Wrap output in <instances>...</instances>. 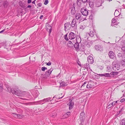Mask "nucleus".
Segmentation results:
<instances>
[{
  "instance_id": "obj_1",
  "label": "nucleus",
  "mask_w": 125,
  "mask_h": 125,
  "mask_svg": "<svg viewBox=\"0 0 125 125\" xmlns=\"http://www.w3.org/2000/svg\"><path fill=\"white\" fill-rule=\"evenodd\" d=\"M7 88L8 91L9 92H11L13 94H14L18 96H21L24 95L23 94L24 93V92H21L19 89L17 90L14 89V88L10 89L9 87H7Z\"/></svg>"
},
{
  "instance_id": "obj_2",
  "label": "nucleus",
  "mask_w": 125,
  "mask_h": 125,
  "mask_svg": "<svg viewBox=\"0 0 125 125\" xmlns=\"http://www.w3.org/2000/svg\"><path fill=\"white\" fill-rule=\"evenodd\" d=\"M88 82H83V81L81 82L79 84V87L80 86V88H79V89L80 90H84L86 88L87 83Z\"/></svg>"
},
{
  "instance_id": "obj_3",
  "label": "nucleus",
  "mask_w": 125,
  "mask_h": 125,
  "mask_svg": "<svg viewBox=\"0 0 125 125\" xmlns=\"http://www.w3.org/2000/svg\"><path fill=\"white\" fill-rule=\"evenodd\" d=\"M79 66L81 67H83V68H84L87 69L88 71V72L92 71V70L90 68V67L89 65L87 63L85 64L84 65H81L79 63Z\"/></svg>"
},
{
  "instance_id": "obj_4",
  "label": "nucleus",
  "mask_w": 125,
  "mask_h": 125,
  "mask_svg": "<svg viewBox=\"0 0 125 125\" xmlns=\"http://www.w3.org/2000/svg\"><path fill=\"white\" fill-rule=\"evenodd\" d=\"M71 25L69 23H66L64 24V30L66 31L70 29Z\"/></svg>"
},
{
  "instance_id": "obj_5",
  "label": "nucleus",
  "mask_w": 125,
  "mask_h": 125,
  "mask_svg": "<svg viewBox=\"0 0 125 125\" xmlns=\"http://www.w3.org/2000/svg\"><path fill=\"white\" fill-rule=\"evenodd\" d=\"M73 102L71 99L69 100V102L68 103L67 105L69 106V108L70 110L72 109L74 105Z\"/></svg>"
},
{
  "instance_id": "obj_6",
  "label": "nucleus",
  "mask_w": 125,
  "mask_h": 125,
  "mask_svg": "<svg viewBox=\"0 0 125 125\" xmlns=\"http://www.w3.org/2000/svg\"><path fill=\"white\" fill-rule=\"evenodd\" d=\"M81 11L82 14L84 16H86L88 14V11L86 9L82 8L81 10Z\"/></svg>"
},
{
  "instance_id": "obj_7",
  "label": "nucleus",
  "mask_w": 125,
  "mask_h": 125,
  "mask_svg": "<svg viewBox=\"0 0 125 125\" xmlns=\"http://www.w3.org/2000/svg\"><path fill=\"white\" fill-rule=\"evenodd\" d=\"M46 30L49 31V34H50L52 30V27L48 23L46 24Z\"/></svg>"
},
{
  "instance_id": "obj_8",
  "label": "nucleus",
  "mask_w": 125,
  "mask_h": 125,
  "mask_svg": "<svg viewBox=\"0 0 125 125\" xmlns=\"http://www.w3.org/2000/svg\"><path fill=\"white\" fill-rule=\"evenodd\" d=\"M52 70V68H51L48 71H46L44 74L45 77H47L49 76Z\"/></svg>"
},
{
  "instance_id": "obj_9",
  "label": "nucleus",
  "mask_w": 125,
  "mask_h": 125,
  "mask_svg": "<svg viewBox=\"0 0 125 125\" xmlns=\"http://www.w3.org/2000/svg\"><path fill=\"white\" fill-rule=\"evenodd\" d=\"M84 115L85 113L84 112H82L80 114V118L81 121V124H82V122H83L84 121L85 117Z\"/></svg>"
},
{
  "instance_id": "obj_10",
  "label": "nucleus",
  "mask_w": 125,
  "mask_h": 125,
  "mask_svg": "<svg viewBox=\"0 0 125 125\" xmlns=\"http://www.w3.org/2000/svg\"><path fill=\"white\" fill-rule=\"evenodd\" d=\"M75 37V34L72 32H70L69 35V38L71 40L74 39Z\"/></svg>"
},
{
  "instance_id": "obj_11",
  "label": "nucleus",
  "mask_w": 125,
  "mask_h": 125,
  "mask_svg": "<svg viewBox=\"0 0 125 125\" xmlns=\"http://www.w3.org/2000/svg\"><path fill=\"white\" fill-rule=\"evenodd\" d=\"M108 55L110 58L113 59L115 58V54L112 51H110L108 52Z\"/></svg>"
},
{
  "instance_id": "obj_12",
  "label": "nucleus",
  "mask_w": 125,
  "mask_h": 125,
  "mask_svg": "<svg viewBox=\"0 0 125 125\" xmlns=\"http://www.w3.org/2000/svg\"><path fill=\"white\" fill-rule=\"evenodd\" d=\"M87 61L89 63L92 64L94 62V59L92 57L89 56L87 58Z\"/></svg>"
},
{
  "instance_id": "obj_13",
  "label": "nucleus",
  "mask_w": 125,
  "mask_h": 125,
  "mask_svg": "<svg viewBox=\"0 0 125 125\" xmlns=\"http://www.w3.org/2000/svg\"><path fill=\"white\" fill-rule=\"evenodd\" d=\"M120 65L118 64H116L114 65L113 66V68L114 70L116 71L119 70L120 68Z\"/></svg>"
},
{
  "instance_id": "obj_14",
  "label": "nucleus",
  "mask_w": 125,
  "mask_h": 125,
  "mask_svg": "<svg viewBox=\"0 0 125 125\" xmlns=\"http://www.w3.org/2000/svg\"><path fill=\"white\" fill-rule=\"evenodd\" d=\"M97 75L99 76L103 77L104 76L105 77H110V74L108 73H104V74H97Z\"/></svg>"
},
{
  "instance_id": "obj_15",
  "label": "nucleus",
  "mask_w": 125,
  "mask_h": 125,
  "mask_svg": "<svg viewBox=\"0 0 125 125\" xmlns=\"http://www.w3.org/2000/svg\"><path fill=\"white\" fill-rule=\"evenodd\" d=\"M77 26V24L76 20L74 19H73L72 21V27H74V26L76 27V28Z\"/></svg>"
},
{
  "instance_id": "obj_16",
  "label": "nucleus",
  "mask_w": 125,
  "mask_h": 125,
  "mask_svg": "<svg viewBox=\"0 0 125 125\" xmlns=\"http://www.w3.org/2000/svg\"><path fill=\"white\" fill-rule=\"evenodd\" d=\"M112 23L111 25L112 26L115 25H116L118 23L117 21H116V20L114 18H113L112 19Z\"/></svg>"
},
{
  "instance_id": "obj_17",
  "label": "nucleus",
  "mask_w": 125,
  "mask_h": 125,
  "mask_svg": "<svg viewBox=\"0 0 125 125\" xmlns=\"http://www.w3.org/2000/svg\"><path fill=\"white\" fill-rule=\"evenodd\" d=\"M95 48L97 51H103L102 48L100 46L96 45L95 46Z\"/></svg>"
},
{
  "instance_id": "obj_18",
  "label": "nucleus",
  "mask_w": 125,
  "mask_h": 125,
  "mask_svg": "<svg viewBox=\"0 0 125 125\" xmlns=\"http://www.w3.org/2000/svg\"><path fill=\"white\" fill-rule=\"evenodd\" d=\"M60 83V86L64 87L66 86L67 85V84L64 81H61Z\"/></svg>"
},
{
  "instance_id": "obj_19",
  "label": "nucleus",
  "mask_w": 125,
  "mask_h": 125,
  "mask_svg": "<svg viewBox=\"0 0 125 125\" xmlns=\"http://www.w3.org/2000/svg\"><path fill=\"white\" fill-rule=\"evenodd\" d=\"M43 100H41L39 101H37L36 102H35L34 104H42L44 103H42V102H43Z\"/></svg>"
},
{
  "instance_id": "obj_20",
  "label": "nucleus",
  "mask_w": 125,
  "mask_h": 125,
  "mask_svg": "<svg viewBox=\"0 0 125 125\" xmlns=\"http://www.w3.org/2000/svg\"><path fill=\"white\" fill-rule=\"evenodd\" d=\"M76 42L75 43L74 45V47L76 49V51L77 52L78 51V42L77 40L76 41Z\"/></svg>"
},
{
  "instance_id": "obj_21",
  "label": "nucleus",
  "mask_w": 125,
  "mask_h": 125,
  "mask_svg": "<svg viewBox=\"0 0 125 125\" xmlns=\"http://www.w3.org/2000/svg\"><path fill=\"white\" fill-rule=\"evenodd\" d=\"M120 14L119 13V11L117 10H115V12L114 13V15L115 17H117L118 16L120 15Z\"/></svg>"
},
{
  "instance_id": "obj_22",
  "label": "nucleus",
  "mask_w": 125,
  "mask_h": 125,
  "mask_svg": "<svg viewBox=\"0 0 125 125\" xmlns=\"http://www.w3.org/2000/svg\"><path fill=\"white\" fill-rule=\"evenodd\" d=\"M87 35H89L91 37H93L94 35V33L93 31H90V32L87 34Z\"/></svg>"
},
{
  "instance_id": "obj_23",
  "label": "nucleus",
  "mask_w": 125,
  "mask_h": 125,
  "mask_svg": "<svg viewBox=\"0 0 125 125\" xmlns=\"http://www.w3.org/2000/svg\"><path fill=\"white\" fill-rule=\"evenodd\" d=\"M125 54L123 53H119L117 55V56L118 57L120 58L121 57L122 58H123V57H124V54Z\"/></svg>"
},
{
  "instance_id": "obj_24",
  "label": "nucleus",
  "mask_w": 125,
  "mask_h": 125,
  "mask_svg": "<svg viewBox=\"0 0 125 125\" xmlns=\"http://www.w3.org/2000/svg\"><path fill=\"white\" fill-rule=\"evenodd\" d=\"M51 98L49 97L46 99H44L43 100V102H48L49 101H51L52 100H51Z\"/></svg>"
},
{
  "instance_id": "obj_25",
  "label": "nucleus",
  "mask_w": 125,
  "mask_h": 125,
  "mask_svg": "<svg viewBox=\"0 0 125 125\" xmlns=\"http://www.w3.org/2000/svg\"><path fill=\"white\" fill-rule=\"evenodd\" d=\"M93 43L92 41L89 42H88L86 44V46L88 47H89L92 45Z\"/></svg>"
},
{
  "instance_id": "obj_26",
  "label": "nucleus",
  "mask_w": 125,
  "mask_h": 125,
  "mask_svg": "<svg viewBox=\"0 0 125 125\" xmlns=\"http://www.w3.org/2000/svg\"><path fill=\"white\" fill-rule=\"evenodd\" d=\"M70 112H67L66 114L64 115V116L65 117V118H67L68 116L70 115ZM63 118H65V117H63Z\"/></svg>"
},
{
  "instance_id": "obj_27",
  "label": "nucleus",
  "mask_w": 125,
  "mask_h": 125,
  "mask_svg": "<svg viewBox=\"0 0 125 125\" xmlns=\"http://www.w3.org/2000/svg\"><path fill=\"white\" fill-rule=\"evenodd\" d=\"M73 43L71 41H69V42L68 44V46L70 47H73Z\"/></svg>"
},
{
  "instance_id": "obj_28",
  "label": "nucleus",
  "mask_w": 125,
  "mask_h": 125,
  "mask_svg": "<svg viewBox=\"0 0 125 125\" xmlns=\"http://www.w3.org/2000/svg\"><path fill=\"white\" fill-rule=\"evenodd\" d=\"M120 64L123 67L125 66V61L122 60L120 62Z\"/></svg>"
},
{
  "instance_id": "obj_29",
  "label": "nucleus",
  "mask_w": 125,
  "mask_h": 125,
  "mask_svg": "<svg viewBox=\"0 0 125 125\" xmlns=\"http://www.w3.org/2000/svg\"><path fill=\"white\" fill-rule=\"evenodd\" d=\"M89 5L90 7H93L94 5V3L93 2H92V1H89Z\"/></svg>"
},
{
  "instance_id": "obj_30",
  "label": "nucleus",
  "mask_w": 125,
  "mask_h": 125,
  "mask_svg": "<svg viewBox=\"0 0 125 125\" xmlns=\"http://www.w3.org/2000/svg\"><path fill=\"white\" fill-rule=\"evenodd\" d=\"M118 74V72H112L110 74L112 75H116Z\"/></svg>"
},
{
  "instance_id": "obj_31",
  "label": "nucleus",
  "mask_w": 125,
  "mask_h": 125,
  "mask_svg": "<svg viewBox=\"0 0 125 125\" xmlns=\"http://www.w3.org/2000/svg\"><path fill=\"white\" fill-rule=\"evenodd\" d=\"M92 87V86L91 84H89V83H87L86 88L88 89L91 88Z\"/></svg>"
},
{
  "instance_id": "obj_32",
  "label": "nucleus",
  "mask_w": 125,
  "mask_h": 125,
  "mask_svg": "<svg viewBox=\"0 0 125 125\" xmlns=\"http://www.w3.org/2000/svg\"><path fill=\"white\" fill-rule=\"evenodd\" d=\"M84 48V46L83 45H81V47L80 48L79 50L81 51H83Z\"/></svg>"
},
{
  "instance_id": "obj_33",
  "label": "nucleus",
  "mask_w": 125,
  "mask_h": 125,
  "mask_svg": "<svg viewBox=\"0 0 125 125\" xmlns=\"http://www.w3.org/2000/svg\"><path fill=\"white\" fill-rule=\"evenodd\" d=\"M23 115H22L17 114V118H23Z\"/></svg>"
},
{
  "instance_id": "obj_34",
  "label": "nucleus",
  "mask_w": 125,
  "mask_h": 125,
  "mask_svg": "<svg viewBox=\"0 0 125 125\" xmlns=\"http://www.w3.org/2000/svg\"><path fill=\"white\" fill-rule=\"evenodd\" d=\"M3 89L2 84L1 82H0V92H1L2 91Z\"/></svg>"
},
{
  "instance_id": "obj_35",
  "label": "nucleus",
  "mask_w": 125,
  "mask_h": 125,
  "mask_svg": "<svg viewBox=\"0 0 125 125\" xmlns=\"http://www.w3.org/2000/svg\"><path fill=\"white\" fill-rule=\"evenodd\" d=\"M8 3L7 1H5L3 3V6L4 7H7V6L8 5Z\"/></svg>"
},
{
  "instance_id": "obj_36",
  "label": "nucleus",
  "mask_w": 125,
  "mask_h": 125,
  "mask_svg": "<svg viewBox=\"0 0 125 125\" xmlns=\"http://www.w3.org/2000/svg\"><path fill=\"white\" fill-rule=\"evenodd\" d=\"M57 115L56 113H53L52 115H50L51 117H54L55 116Z\"/></svg>"
},
{
  "instance_id": "obj_37",
  "label": "nucleus",
  "mask_w": 125,
  "mask_h": 125,
  "mask_svg": "<svg viewBox=\"0 0 125 125\" xmlns=\"http://www.w3.org/2000/svg\"><path fill=\"white\" fill-rule=\"evenodd\" d=\"M12 115L15 118H17V114L13 113L12 114Z\"/></svg>"
},
{
  "instance_id": "obj_38",
  "label": "nucleus",
  "mask_w": 125,
  "mask_h": 125,
  "mask_svg": "<svg viewBox=\"0 0 125 125\" xmlns=\"http://www.w3.org/2000/svg\"><path fill=\"white\" fill-rule=\"evenodd\" d=\"M64 38L66 41H68L69 39L67 37V34H66L64 36Z\"/></svg>"
},
{
  "instance_id": "obj_39",
  "label": "nucleus",
  "mask_w": 125,
  "mask_h": 125,
  "mask_svg": "<svg viewBox=\"0 0 125 125\" xmlns=\"http://www.w3.org/2000/svg\"><path fill=\"white\" fill-rule=\"evenodd\" d=\"M121 125H125V120H122L121 121Z\"/></svg>"
},
{
  "instance_id": "obj_40",
  "label": "nucleus",
  "mask_w": 125,
  "mask_h": 125,
  "mask_svg": "<svg viewBox=\"0 0 125 125\" xmlns=\"http://www.w3.org/2000/svg\"><path fill=\"white\" fill-rule=\"evenodd\" d=\"M64 96V95H63L62 96H61L59 95V97H58V96H57L56 97V98H57V99L59 100V99H60L62 98Z\"/></svg>"
},
{
  "instance_id": "obj_41",
  "label": "nucleus",
  "mask_w": 125,
  "mask_h": 125,
  "mask_svg": "<svg viewBox=\"0 0 125 125\" xmlns=\"http://www.w3.org/2000/svg\"><path fill=\"white\" fill-rule=\"evenodd\" d=\"M118 101H116L112 103V105L113 106V105H114L116 104L117 103V102Z\"/></svg>"
},
{
  "instance_id": "obj_42",
  "label": "nucleus",
  "mask_w": 125,
  "mask_h": 125,
  "mask_svg": "<svg viewBox=\"0 0 125 125\" xmlns=\"http://www.w3.org/2000/svg\"><path fill=\"white\" fill-rule=\"evenodd\" d=\"M82 1L83 3H85L86 2H89V1L88 0H82Z\"/></svg>"
},
{
  "instance_id": "obj_43",
  "label": "nucleus",
  "mask_w": 125,
  "mask_h": 125,
  "mask_svg": "<svg viewBox=\"0 0 125 125\" xmlns=\"http://www.w3.org/2000/svg\"><path fill=\"white\" fill-rule=\"evenodd\" d=\"M122 51L125 52L124 54H125V47L123 46L122 47Z\"/></svg>"
},
{
  "instance_id": "obj_44",
  "label": "nucleus",
  "mask_w": 125,
  "mask_h": 125,
  "mask_svg": "<svg viewBox=\"0 0 125 125\" xmlns=\"http://www.w3.org/2000/svg\"><path fill=\"white\" fill-rule=\"evenodd\" d=\"M48 3V0H45L44 2V4L45 5H47Z\"/></svg>"
},
{
  "instance_id": "obj_45",
  "label": "nucleus",
  "mask_w": 125,
  "mask_h": 125,
  "mask_svg": "<svg viewBox=\"0 0 125 125\" xmlns=\"http://www.w3.org/2000/svg\"><path fill=\"white\" fill-rule=\"evenodd\" d=\"M84 26H81L80 27V29H81L83 30L84 29Z\"/></svg>"
},
{
  "instance_id": "obj_46",
  "label": "nucleus",
  "mask_w": 125,
  "mask_h": 125,
  "mask_svg": "<svg viewBox=\"0 0 125 125\" xmlns=\"http://www.w3.org/2000/svg\"><path fill=\"white\" fill-rule=\"evenodd\" d=\"M4 45V43H0V47L1 48L2 46H3Z\"/></svg>"
},
{
  "instance_id": "obj_47",
  "label": "nucleus",
  "mask_w": 125,
  "mask_h": 125,
  "mask_svg": "<svg viewBox=\"0 0 125 125\" xmlns=\"http://www.w3.org/2000/svg\"><path fill=\"white\" fill-rule=\"evenodd\" d=\"M78 14L77 13L75 15V18L76 19L78 20Z\"/></svg>"
},
{
  "instance_id": "obj_48",
  "label": "nucleus",
  "mask_w": 125,
  "mask_h": 125,
  "mask_svg": "<svg viewBox=\"0 0 125 125\" xmlns=\"http://www.w3.org/2000/svg\"><path fill=\"white\" fill-rule=\"evenodd\" d=\"M41 69L42 71H44L45 70V67H42L41 68Z\"/></svg>"
},
{
  "instance_id": "obj_49",
  "label": "nucleus",
  "mask_w": 125,
  "mask_h": 125,
  "mask_svg": "<svg viewBox=\"0 0 125 125\" xmlns=\"http://www.w3.org/2000/svg\"><path fill=\"white\" fill-rule=\"evenodd\" d=\"M112 106H110L109 105H108V104L107 105V108L109 109V108H110Z\"/></svg>"
},
{
  "instance_id": "obj_50",
  "label": "nucleus",
  "mask_w": 125,
  "mask_h": 125,
  "mask_svg": "<svg viewBox=\"0 0 125 125\" xmlns=\"http://www.w3.org/2000/svg\"><path fill=\"white\" fill-rule=\"evenodd\" d=\"M51 64V62H49L47 64V65H50Z\"/></svg>"
},
{
  "instance_id": "obj_51",
  "label": "nucleus",
  "mask_w": 125,
  "mask_h": 125,
  "mask_svg": "<svg viewBox=\"0 0 125 125\" xmlns=\"http://www.w3.org/2000/svg\"><path fill=\"white\" fill-rule=\"evenodd\" d=\"M125 101V99H123L121 100L120 102H123Z\"/></svg>"
},
{
  "instance_id": "obj_52",
  "label": "nucleus",
  "mask_w": 125,
  "mask_h": 125,
  "mask_svg": "<svg viewBox=\"0 0 125 125\" xmlns=\"http://www.w3.org/2000/svg\"><path fill=\"white\" fill-rule=\"evenodd\" d=\"M31 2V0H28L27 1V3H29Z\"/></svg>"
},
{
  "instance_id": "obj_53",
  "label": "nucleus",
  "mask_w": 125,
  "mask_h": 125,
  "mask_svg": "<svg viewBox=\"0 0 125 125\" xmlns=\"http://www.w3.org/2000/svg\"><path fill=\"white\" fill-rule=\"evenodd\" d=\"M5 29H4L3 30H2V31H0V33H2V32H3L5 31Z\"/></svg>"
},
{
  "instance_id": "obj_54",
  "label": "nucleus",
  "mask_w": 125,
  "mask_h": 125,
  "mask_svg": "<svg viewBox=\"0 0 125 125\" xmlns=\"http://www.w3.org/2000/svg\"><path fill=\"white\" fill-rule=\"evenodd\" d=\"M31 5H29L26 8H31Z\"/></svg>"
},
{
  "instance_id": "obj_55",
  "label": "nucleus",
  "mask_w": 125,
  "mask_h": 125,
  "mask_svg": "<svg viewBox=\"0 0 125 125\" xmlns=\"http://www.w3.org/2000/svg\"><path fill=\"white\" fill-rule=\"evenodd\" d=\"M73 11H74L73 10H73L72 9L71 10V13L73 14H74V12Z\"/></svg>"
},
{
  "instance_id": "obj_56",
  "label": "nucleus",
  "mask_w": 125,
  "mask_h": 125,
  "mask_svg": "<svg viewBox=\"0 0 125 125\" xmlns=\"http://www.w3.org/2000/svg\"><path fill=\"white\" fill-rule=\"evenodd\" d=\"M43 17V15H41L40 16V19H42V17Z\"/></svg>"
},
{
  "instance_id": "obj_57",
  "label": "nucleus",
  "mask_w": 125,
  "mask_h": 125,
  "mask_svg": "<svg viewBox=\"0 0 125 125\" xmlns=\"http://www.w3.org/2000/svg\"><path fill=\"white\" fill-rule=\"evenodd\" d=\"M99 68L101 69V70H102L103 68V67L102 66H99Z\"/></svg>"
},
{
  "instance_id": "obj_58",
  "label": "nucleus",
  "mask_w": 125,
  "mask_h": 125,
  "mask_svg": "<svg viewBox=\"0 0 125 125\" xmlns=\"http://www.w3.org/2000/svg\"><path fill=\"white\" fill-rule=\"evenodd\" d=\"M20 5L21 7H24V6H23V5L22 4H21Z\"/></svg>"
},
{
  "instance_id": "obj_59",
  "label": "nucleus",
  "mask_w": 125,
  "mask_h": 125,
  "mask_svg": "<svg viewBox=\"0 0 125 125\" xmlns=\"http://www.w3.org/2000/svg\"><path fill=\"white\" fill-rule=\"evenodd\" d=\"M82 77H83V76H82V75H80V78L79 77V78L80 79H81L82 78Z\"/></svg>"
},
{
  "instance_id": "obj_60",
  "label": "nucleus",
  "mask_w": 125,
  "mask_h": 125,
  "mask_svg": "<svg viewBox=\"0 0 125 125\" xmlns=\"http://www.w3.org/2000/svg\"><path fill=\"white\" fill-rule=\"evenodd\" d=\"M35 0H34V1H33L32 2V3H33V4H35Z\"/></svg>"
},
{
  "instance_id": "obj_61",
  "label": "nucleus",
  "mask_w": 125,
  "mask_h": 125,
  "mask_svg": "<svg viewBox=\"0 0 125 125\" xmlns=\"http://www.w3.org/2000/svg\"><path fill=\"white\" fill-rule=\"evenodd\" d=\"M79 37L80 38V42H81V37H80V36H79Z\"/></svg>"
},
{
  "instance_id": "obj_62",
  "label": "nucleus",
  "mask_w": 125,
  "mask_h": 125,
  "mask_svg": "<svg viewBox=\"0 0 125 125\" xmlns=\"http://www.w3.org/2000/svg\"><path fill=\"white\" fill-rule=\"evenodd\" d=\"M109 105L110 106H112V103L111 104H109Z\"/></svg>"
},
{
  "instance_id": "obj_63",
  "label": "nucleus",
  "mask_w": 125,
  "mask_h": 125,
  "mask_svg": "<svg viewBox=\"0 0 125 125\" xmlns=\"http://www.w3.org/2000/svg\"><path fill=\"white\" fill-rule=\"evenodd\" d=\"M124 57H123V58L124 59V60L125 61V54H124Z\"/></svg>"
},
{
  "instance_id": "obj_64",
  "label": "nucleus",
  "mask_w": 125,
  "mask_h": 125,
  "mask_svg": "<svg viewBox=\"0 0 125 125\" xmlns=\"http://www.w3.org/2000/svg\"><path fill=\"white\" fill-rule=\"evenodd\" d=\"M81 17V16H80V15L79 14V17H78V18H79H79Z\"/></svg>"
}]
</instances>
